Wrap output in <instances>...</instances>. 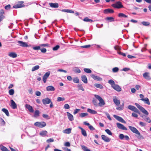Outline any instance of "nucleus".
I'll list each match as a JSON object with an SVG mask.
<instances>
[{"label":"nucleus","mask_w":151,"mask_h":151,"mask_svg":"<svg viewBox=\"0 0 151 151\" xmlns=\"http://www.w3.org/2000/svg\"><path fill=\"white\" fill-rule=\"evenodd\" d=\"M94 96L99 101L98 104V105L99 106H103L105 104V103L104 100L100 96L98 95L95 94L94 95Z\"/></svg>","instance_id":"f257e3e1"},{"label":"nucleus","mask_w":151,"mask_h":151,"mask_svg":"<svg viewBox=\"0 0 151 151\" xmlns=\"http://www.w3.org/2000/svg\"><path fill=\"white\" fill-rule=\"evenodd\" d=\"M135 105L137 107L142 111L143 113L148 115L149 114L148 112L143 107H142L140 105L137 103H135Z\"/></svg>","instance_id":"f03ea898"},{"label":"nucleus","mask_w":151,"mask_h":151,"mask_svg":"<svg viewBox=\"0 0 151 151\" xmlns=\"http://www.w3.org/2000/svg\"><path fill=\"white\" fill-rule=\"evenodd\" d=\"M34 125L40 128H42L46 125V124L45 122H36L34 124Z\"/></svg>","instance_id":"7ed1b4c3"},{"label":"nucleus","mask_w":151,"mask_h":151,"mask_svg":"<svg viewBox=\"0 0 151 151\" xmlns=\"http://www.w3.org/2000/svg\"><path fill=\"white\" fill-rule=\"evenodd\" d=\"M112 6L113 7L117 9L123 8V6L122 5V3L120 1L117 2L116 3L112 4Z\"/></svg>","instance_id":"20e7f679"},{"label":"nucleus","mask_w":151,"mask_h":151,"mask_svg":"<svg viewBox=\"0 0 151 151\" xmlns=\"http://www.w3.org/2000/svg\"><path fill=\"white\" fill-rule=\"evenodd\" d=\"M128 108L129 109L133 111H134L139 114H140V112L134 106L129 105L128 106Z\"/></svg>","instance_id":"39448f33"},{"label":"nucleus","mask_w":151,"mask_h":151,"mask_svg":"<svg viewBox=\"0 0 151 151\" xmlns=\"http://www.w3.org/2000/svg\"><path fill=\"white\" fill-rule=\"evenodd\" d=\"M114 117L119 122L124 123H126V122L121 117L115 115H114Z\"/></svg>","instance_id":"423d86ee"},{"label":"nucleus","mask_w":151,"mask_h":151,"mask_svg":"<svg viewBox=\"0 0 151 151\" xmlns=\"http://www.w3.org/2000/svg\"><path fill=\"white\" fill-rule=\"evenodd\" d=\"M116 125L118 128L119 129L124 130H127V129L125 127L120 123H116Z\"/></svg>","instance_id":"0eeeda50"},{"label":"nucleus","mask_w":151,"mask_h":151,"mask_svg":"<svg viewBox=\"0 0 151 151\" xmlns=\"http://www.w3.org/2000/svg\"><path fill=\"white\" fill-rule=\"evenodd\" d=\"M51 101V100L48 98H46L42 100V103L44 105L50 104Z\"/></svg>","instance_id":"6e6552de"},{"label":"nucleus","mask_w":151,"mask_h":151,"mask_svg":"<svg viewBox=\"0 0 151 151\" xmlns=\"http://www.w3.org/2000/svg\"><path fill=\"white\" fill-rule=\"evenodd\" d=\"M17 43H18L19 45L23 47H27L28 45L26 42H23L21 41H18Z\"/></svg>","instance_id":"1a4fd4ad"},{"label":"nucleus","mask_w":151,"mask_h":151,"mask_svg":"<svg viewBox=\"0 0 151 151\" xmlns=\"http://www.w3.org/2000/svg\"><path fill=\"white\" fill-rule=\"evenodd\" d=\"M23 1H21L19 4L14 6L13 7L15 9L20 8L23 7L24 6V5L23 4H23Z\"/></svg>","instance_id":"9d476101"},{"label":"nucleus","mask_w":151,"mask_h":151,"mask_svg":"<svg viewBox=\"0 0 151 151\" xmlns=\"http://www.w3.org/2000/svg\"><path fill=\"white\" fill-rule=\"evenodd\" d=\"M50 75V73L47 72L44 75L43 77V81L44 83H45L47 78Z\"/></svg>","instance_id":"9b49d317"},{"label":"nucleus","mask_w":151,"mask_h":151,"mask_svg":"<svg viewBox=\"0 0 151 151\" xmlns=\"http://www.w3.org/2000/svg\"><path fill=\"white\" fill-rule=\"evenodd\" d=\"M129 129L134 133L136 134L139 131L135 127L130 126L128 127Z\"/></svg>","instance_id":"f8f14e48"},{"label":"nucleus","mask_w":151,"mask_h":151,"mask_svg":"<svg viewBox=\"0 0 151 151\" xmlns=\"http://www.w3.org/2000/svg\"><path fill=\"white\" fill-rule=\"evenodd\" d=\"M112 87L114 90L118 92H119L121 91V87L118 85L115 84Z\"/></svg>","instance_id":"ddd939ff"},{"label":"nucleus","mask_w":151,"mask_h":151,"mask_svg":"<svg viewBox=\"0 0 151 151\" xmlns=\"http://www.w3.org/2000/svg\"><path fill=\"white\" fill-rule=\"evenodd\" d=\"M25 106L30 112L33 113L34 112V111L32 107L29 104H26Z\"/></svg>","instance_id":"4468645a"},{"label":"nucleus","mask_w":151,"mask_h":151,"mask_svg":"<svg viewBox=\"0 0 151 151\" xmlns=\"http://www.w3.org/2000/svg\"><path fill=\"white\" fill-rule=\"evenodd\" d=\"M91 77L94 80H96L99 81H101L102 80V79L100 77L95 76L93 74L91 75Z\"/></svg>","instance_id":"2eb2a0df"},{"label":"nucleus","mask_w":151,"mask_h":151,"mask_svg":"<svg viewBox=\"0 0 151 151\" xmlns=\"http://www.w3.org/2000/svg\"><path fill=\"white\" fill-rule=\"evenodd\" d=\"M113 101L116 106H119L120 104V100H118L116 96L114 97Z\"/></svg>","instance_id":"dca6fc26"},{"label":"nucleus","mask_w":151,"mask_h":151,"mask_svg":"<svg viewBox=\"0 0 151 151\" xmlns=\"http://www.w3.org/2000/svg\"><path fill=\"white\" fill-rule=\"evenodd\" d=\"M101 138L105 142H109L111 140L110 139L104 134L101 135Z\"/></svg>","instance_id":"f3484780"},{"label":"nucleus","mask_w":151,"mask_h":151,"mask_svg":"<svg viewBox=\"0 0 151 151\" xmlns=\"http://www.w3.org/2000/svg\"><path fill=\"white\" fill-rule=\"evenodd\" d=\"M8 55L9 57L14 58L17 57V54L14 52H9Z\"/></svg>","instance_id":"a211bd4d"},{"label":"nucleus","mask_w":151,"mask_h":151,"mask_svg":"<svg viewBox=\"0 0 151 151\" xmlns=\"http://www.w3.org/2000/svg\"><path fill=\"white\" fill-rule=\"evenodd\" d=\"M78 128L81 130V133L82 134L84 137L87 136V134L85 130L80 127H79Z\"/></svg>","instance_id":"6ab92c4d"},{"label":"nucleus","mask_w":151,"mask_h":151,"mask_svg":"<svg viewBox=\"0 0 151 151\" xmlns=\"http://www.w3.org/2000/svg\"><path fill=\"white\" fill-rule=\"evenodd\" d=\"M46 90L49 91H53L55 90V88L52 86H49L46 87Z\"/></svg>","instance_id":"aec40b11"},{"label":"nucleus","mask_w":151,"mask_h":151,"mask_svg":"<svg viewBox=\"0 0 151 151\" xmlns=\"http://www.w3.org/2000/svg\"><path fill=\"white\" fill-rule=\"evenodd\" d=\"M49 5L52 8H57L59 6L58 4L57 3H50Z\"/></svg>","instance_id":"412c9836"},{"label":"nucleus","mask_w":151,"mask_h":151,"mask_svg":"<svg viewBox=\"0 0 151 151\" xmlns=\"http://www.w3.org/2000/svg\"><path fill=\"white\" fill-rule=\"evenodd\" d=\"M143 76L146 79L150 80V76H149V73H148L146 72L144 73L143 74Z\"/></svg>","instance_id":"4be33fe9"},{"label":"nucleus","mask_w":151,"mask_h":151,"mask_svg":"<svg viewBox=\"0 0 151 151\" xmlns=\"http://www.w3.org/2000/svg\"><path fill=\"white\" fill-rule=\"evenodd\" d=\"M67 116L69 119L70 121H72L73 120V116L70 113L67 112Z\"/></svg>","instance_id":"5701e85b"},{"label":"nucleus","mask_w":151,"mask_h":151,"mask_svg":"<svg viewBox=\"0 0 151 151\" xmlns=\"http://www.w3.org/2000/svg\"><path fill=\"white\" fill-rule=\"evenodd\" d=\"M82 81L85 83H87L88 82L86 76L85 75L82 76H81Z\"/></svg>","instance_id":"b1692460"},{"label":"nucleus","mask_w":151,"mask_h":151,"mask_svg":"<svg viewBox=\"0 0 151 151\" xmlns=\"http://www.w3.org/2000/svg\"><path fill=\"white\" fill-rule=\"evenodd\" d=\"M11 107L13 109H15L17 108V106L14 101L13 100H11Z\"/></svg>","instance_id":"393cba45"},{"label":"nucleus","mask_w":151,"mask_h":151,"mask_svg":"<svg viewBox=\"0 0 151 151\" xmlns=\"http://www.w3.org/2000/svg\"><path fill=\"white\" fill-rule=\"evenodd\" d=\"M114 12V11L111 9H107L104 10V12L105 14H107L108 13H111Z\"/></svg>","instance_id":"a878e982"},{"label":"nucleus","mask_w":151,"mask_h":151,"mask_svg":"<svg viewBox=\"0 0 151 151\" xmlns=\"http://www.w3.org/2000/svg\"><path fill=\"white\" fill-rule=\"evenodd\" d=\"M136 134H137L136 136L138 139H144V137L141 135L139 131H138Z\"/></svg>","instance_id":"bb28decb"},{"label":"nucleus","mask_w":151,"mask_h":151,"mask_svg":"<svg viewBox=\"0 0 151 151\" xmlns=\"http://www.w3.org/2000/svg\"><path fill=\"white\" fill-rule=\"evenodd\" d=\"M87 111L88 112L92 114H96L97 113V112L96 111L90 109H88Z\"/></svg>","instance_id":"cd10ccee"},{"label":"nucleus","mask_w":151,"mask_h":151,"mask_svg":"<svg viewBox=\"0 0 151 151\" xmlns=\"http://www.w3.org/2000/svg\"><path fill=\"white\" fill-rule=\"evenodd\" d=\"M144 120L149 123L151 122V120L148 117H146L145 116H142Z\"/></svg>","instance_id":"c85d7f7f"},{"label":"nucleus","mask_w":151,"mask_h":151,"mask_svg":"<svg viewBox=\"0 0 151 151\" xmlns=\"http://www.w3.org/2000/svg\"><path fill=\"white\" fill-rule=\"evenodd\" d=\"M118 16L120 18H126L128 17V16L127 15L122 13H119L118 14Z\"/></svg>","instance_id":"c756f323"},{"label":"nucleus","mask_w":151,"mask_h":151,"mask_svg":"<svg viewBox=\"0 0 151 151\" xmlns=\"http://www.w3.org/2000/svg\"><path fill=\"white\" fill-rule=\"evenodd\" d=\"M1 110L3 112H4L5 114L7 116H9V111L7 109L5 108H3Z\"/></svg>","instance_id":"7c9ffc66"},{"label":"nucleus","mask_w":151,"mask_h":151,"mask_svg":"<svg viewBox=\"0 0 151 151\" xmlns=\"http://www.w3.org/2000/svg\"><path fill=\"white\" fill-rule=\"evenodd\" d=\"M94 86L97 88H99L101 89H102L103 88V86L101 84L98 83H95L94 84Z\"/></svg>","instance_id":"2f4dec72"},{"label":"nucleus","mask_w":151,"mask_h":151,"mask_svg":"<svg viewBox=\"0 0 151 151\" xmlns=\"http://www.w3.org/2000/svg\"><path fill=\"white\" fill-rule=\"evenodd\" d=\"M142 101H144L145 103L146 104L148 105H150V104L149 100L147 98H146L144 99H142Z\"/></svg>","instance_id":"473e14b6"},{"label":"nucleus","mask_w":151,"mask_h":151,"mask_svg":"<svg viewBox=\"0 0 151 151\" xmlns=\"http://www.w3.org/2000/svg\"><path fill=\"white\" fill-rule=\"evenodd\" d=\"M141 24L144 26H148L150 25V23L145 21L142 22H141Z\"/></svg>","instance_id":"72a5a7b5"},{"label":"nucleus","mask_w":151,"mask_h":151,"mask_svg":"<svg viewBox=\"0 0 151 151\" xmlns=\"http://www.w3.org/2000/svg\"><path fill=\"white\" fill-rule=\"evenodd\" d=\"M0 149L2 151H9L6 147L2 145L0 146Z\"/></svg>","instance_id":"f704fd0d"},{"label":"nucleus","mask_w":151,"mask_h":151,"mask_svg":"<svg viewBox=\"0 0 151 151\" xmlns=\"http://www.w3.org/2000/svg\"><path fill=\"white\" fill-rule=\"evenodd\" d=\"M40 68V66L38 65H36L34 67H33L32 69V71H34L35 70H37L38 69Z\"/></svg>","instance_id":"c9c22d12"},{"label":"nucleus","mask_w":151,"mask_h":151,"mask_svg":"<svg viewBox=\"0 0 151 151\" xmlns=\"http://www.w3.org/2000/svg\"><path fill=\"white\" fill-rule=\"evenodd\" d=\"M47 133L46 131H43L41 132L40 133V134L41 136H44L46 135Z\"/></svg>","instance_id":"e433bc0d"},{"label":"nucleus","mask_w":151,"mask_h":151,"mask_svg":"<svg viewBox=\"0 0 151 151\" xmlns=\"http://www.w3.org/2000/svg\"><path fill=\"white\" fill-rule=\"evenodd\" d=\"M106 19L109 21L110 22H112L114 21V18L112 17H107L106 18Z\"/></svg>","instance_id":"4c0bfd02"},{"label":"nucleus","mask_w":151,"mask_h":151,"mask_svg":"<svg viewBox=\"0 0 151 151\" xmlns=\"http://www.w3.org/2000/svg\"><path fill=\"white\" fill-rule=\"evenodd\" d=\"M108 83L111 85L112 87L115 84L114 81L111 79L108 81Z\"/></svg>","instance_id":"58836bf2"},{"label":"nucleus","mask_w":151,"mask_h":151,"mask_svg":"<svg viewBox=\"0 0 151 151\" xmlns=\"http://www.w3.org/2000/svg\"><path fill=\"white\" fill-rule=\"evenodd\" d=\"M39 111L38 110H36V111H35L34 113V116L35 117L38 116L39 115Z\"/></svg>","instance_id":"ea45409f"},{"label":"nucleus","mask_w":151,"mask_h":151,"mask_svg":"<svg viewBox=\"0 0 151 151\" xmlns=\"http://www.w3.org/2000/svg\"><path fill=\"white\" fill-rule=\"evenodd\" d=\"M74 71L77 73H80L81 72V70L78 68L76 67L74 69Z\"/></svg>","instance_id":"a19ab883"},{"label":"nucleus","mask_w":151,"mask_h":151,"mask_svg":"<svg viewBox=\"0 0 151 151\" xmlns=\"http://www.w3.org/2000/svg\"><path fill=\"white\" fill-rule=\"evenodd\" d=\"M88 114L87 113H82L80 114V116L81 117L83 118L85 116H87L88 115Z\"/></svg>","instance_id":"79ce46f5"},{"label":"nucleus","mask_w":151,"mask_h":151,"mask_svg":"<svg viewBox=\"0 0 151 151\" xmlns=\"http://www.w3.org/2000/svg\"><path fill=\"white\" fill-rule=\"evenodd\" d=\"M124 104L123 103L122 105L120 106H118L116 107V109L120 111L123 110L124 109Z\"/></svg>","instance_id":"37998d69"},{"label":"nucleus","mask_w":151,"mask_h":151,"mask_svg":"<svg viewBox=\"0 0 151 151\" xmlns=\"http://www.w3.org/2000/svg\"><path fill=\"white\" fill-rule=\"evenodd\" d=\"M71 132V129L70 128L66 129L64 130V132L66 134H69Z\"/></svg>","instance_id":"c03bdc74"},{"label":"nucleus","mask_w":151,"mask_h":151,"mask_svg":"<svg viewBox=\"0 0 151 151\" xmlns=\"http://www.w3.org/2000/svg\"><path fill=\"white\" fill-rule=\"evenodd\" d=\"M83 21L86 22H92L93 21L92 19H89L87 17H86L84 18L83 19Z\"/></svg>","instance_id":"a18cd8bd"},{"label":"nucleus","mask_w":151,"mask_h":151,"mask_svg":"<svg viewBox=\"0 0 151 151\" xmlns=\"http://www.w3.org/2000/svg\"><path fill=\"white\" fill-rule=\"evenodd\" d=\"M73 82L75 83H79V79L78 77H76L73 79Z\"/></svg>","instance_id":"49530a36"},{"label":"nucleus","mask_w":151,"mask_h":151,"mask_svg":"<svg viewBox=\"0 0 151 151\" xmlns=\"http://www.w3.org/2000/svg\"><path fill=\"white\" fill-rule=\"evenodd\" d=\"M84 71L87 73H91V70L89 68H85L83 69Z\"/></svg>","instance_id":"de8ad7c7"},{"label":"nucleus","mask_w":151,"mask_h":151,"mask_svg":"<svg viewBox=\"0 0 151 151\" xmlns=\"http://www.w3.org/2000/svg\"><path fill=\"white\" fill-rule=\"evenodd\" d=\"M65 100V98L64 97H58L57 99V101L60 102L61 101H64Z\"/></svg>","instance_id":"09e8293b"},{"label":"nucleus","mask_w":151,"mask_h":151,"mask_svg":"<svg viewBox=\"0 0 151 151\" xmlns=\"http://www.w3.org/2000/svg\"><path fill=\"white\" fill-rule=\"evenodd\" d=\"M78 87L79 88V89L83 91H84L82 85L81 84H79L78 85Z\"/></svg>","instance_id":"8fccbe9b"},{"label":"nucleus","mask_w":151,"mask_h":151,"mask_svg":"<svg viewBox=\"0 0 151 151\" xmlns=\"http://www.w3.org/2000/svg\"><path fill=\"white\" fill-rule=\"evenodd\" d=\"M119 70V69L118 67H115L113 68L112 70L113 72L114 73H116Z\"/></svg>","instance_id":"3c124183"},{"label":"nucleus","mask_w":151,"mask_h":151,"mask_svg":"<svg viewBox=\"0 0 151 151\" xmlns=\"http://www.w3.org/2000/svg\"><path fill=\"white\" fill-rule=\"evenodd\" d=\"M105 132L106 133L108 134L109 135H112V133L111 132V131L108 129H106L105 130Z\"/></svg>","instance_id":"603ef678"},{"label":"nucleus","mask_w":151,"mask_h":151,"mask_svg":"<svg viewBox=\"0 0 151 151\" xmlns=\"http://www.w3.org/2000/svg\"><path fill=\"white\" fill-rule=\"evenodd\" d=\"M9 94L11 95H13L14 93V90L13 89H11L9 91Z\"/></svg>","instance_id":"864d4df0"},{"label":"nucleus","mask_w":151,"mask_h":151,"mask_svg":"<svg viewBox=\"0 0 151 151\" xmlns=\"http://www.w3.org/2000/svg\"><path fill=\"white\" fill-rule=\"evenodd\" d=\"M92 102L94 106H98V104L96 100L95 99H93L92 100Z\"/></svg>","instance_id":"5fc2aeb1"},{"label":"nucleus","mask_w":151,"mask_h":151,"mask_svg":"<svg viewBox=\"0 0 151 151\" xmlns=\"http://www.w3.org/2000/svg\"><path fill=\"white\" fill-rule=\"evenodd\" d=\"M41 46H40V45L39 46H37L36 47H33V49L35 50H38L40 49Z\"/></svg>","instance_id":"6e6d98bb"},{"label":"nucleus","mask_w":151,"mask_h":151,"mask_svg":"<svg viewBox=\"0 0 151 151\" xmlns=\"http://www.w3.org/2000/svg\"><path fill=\"white\" fill-rule=\"evenodd\" d=\"M60 46L58 45H56L54 47L52 48L53 50L54 51H56L58 50V49L59 48Z\"/></svg>","instance_id":"4d7b16f0"},{"label":"nucleus","mask_w":151,"mask_h":151,"mask_svg":"<svg viewBox=\"0 0 151 151\" xmlns=\"http://www.w3.org/2000/svg\"><path fill=\"white\" fill-rule=\"evenodd\" d=\"M11 8V5L10 4H8L6 6L4 7V8L5 9L7 10H9Z\"/></svg>","instance_id":"13d9d810"},{"label":"nucleus","mask_w":151,"mask_h":151,"mask_svg":"<svg viewBox=\"0 0 151 151\" xmlns=\"http://www.w3.org/2000/svg\"><path fill=\"white\" fill-rule=\"evenodd\" d=\"M104 113L106 115V116H107V118L110 120H111V118L110 116L109 115V114L107 112H104Z\"/></svg>","instance_id":"bf43d9fd"},{"label":"nucleus","mask_w":151,"mask_h":151,"mask_svg":"<svg viewBox=\"0 0 151 151\" xmlns=\"http://www.w3.org/2000/svg\"><path fill=\"white\" fill-rule=\"evenodd\" d=\"M41 52L42 53H45L47 51V50L45 48H43L40 49Z\"/></svg>","instance_id":"052dcab7"},{"label":"nucleus","mask_w":151,"mask_h":151,"mask_svg":"<svg viewBox=\"0 0 151 151\" xmlns=\"http://www.w3.org/2000/svg\"><path fill=\"white\" fill-rule=\"evenodd\" d=\"M40 46H41V47H49V45L48 44H47V43L45 44H40Z\"/></svg>","instance_id":"680f3d73"},{"label":"nucleus","mask_w":151,"mask_h":151,"mask_svg":"<svg viewBox=\"0 0 151 151\" xmlns=\"http://www.w3.org/2000/svg\"><path fill=\"white\" fill-rule=\"evenodd\" d=\"M124 135L123 134H120L119 135V138L122 140H123L124 139Z\"/></svg>","instance_id":"e2e57ef3"},{"label":"nucleus","mask_w":151,"mask_h":151,"mask_svg":"<svg viewBox=\"0 0 151 151\" xmlns=\"http://www.w3.org/2000/svg\"><path fill=\"white\" fill-rule=\"evenodd\" d=\"M64 107L65 109H68L70 108V107L68 104H65L64 105Z\"/></svg>","instance_id":"0e129e2a"},{"label":"nucleus","mask_w":151,"mask_h":151,"mask_svg":"<svg viewBox=\"0 0 151 151\" xmlns=\"http://www.w3.org/2000/svg\"><path fill=\"white\" fill-rule=\"evenodd\" d=\"M81 110L80 109H76L74 110V111L73 112V114H76L79 111H80Z\"/></svg>","instance_id":"69168bd1"},{"label":"nucleus","mask_w":151,"mask_h":151,"mask_svg":"<svg viewBox=\"0 0 151 151\" xmlns=\"http://www.w3.org/2000/svg\"><path fill=\"white\" fill-rule=\"evenodd\" d=\"M35 95L37 96H40L41 95V93L40 92L38 91H36Z\"/></svg>","instance_id":"338daca9"},{"label":"nucleus","mask_w":151,"mask_h":151,"mask_svg":"<svg viewBox=\"0 0 151 151\" xmlns=\"http://www.w3.org/2000/svg\"><path fill=\"white\" fill-rule=\"evenodd\" d=\"M54 141V139L52 138H50L47 140V142L48 143L53 142Z\"/></svg>","instance_id":"774afa93"}]
</instances>
